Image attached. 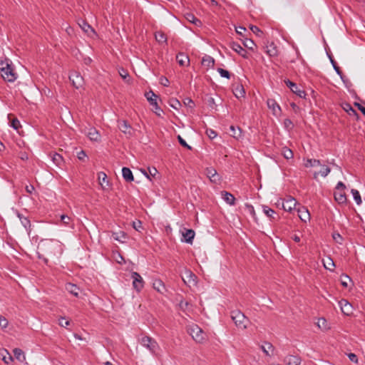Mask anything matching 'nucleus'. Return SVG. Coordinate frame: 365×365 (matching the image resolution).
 Returning a JSON list of instances; mask_svg holds the SVG:
<instances>
[{"label": "nucleus", "mask_w": 365, "mask_h": 365, "mask_svg": "<svg viewBox=\"0 0 365 365\" xmlns=\"http://www.w3.org/2000/svg\"><path fill=\"white\" fill-rule=\"evenodd\" d=\"M92 141L98 142L101 140V135L93 127L85 128L83 131Z\"/></svg>", "instance_id": "1a4fd4ad"}, {"label": "nucleus", "mask_w": 365, "mask_h": 365, "mask_svg": "<svg viewBox=\"0 0 365 365\" xmlns=\"http://www.w3.org/2000/svg\"><path fill=\"white\" fill-rule=\"evenodd\" d=\"M282 154L284 158L289 160L293 158V153L292 150L288 148L287 147H284L282 149Z\"/></svg>", "instance_id": "2f4dec72"}, {"label": "nucleus", "mask_w": 365, "mask_h": 365, "mask_svg": "<svg viewBox=\"0 0 365 365\" xmlns=\"http://www.w3.org/2000/svg\"><path fill=\"white\" fill-rule=\"evenodd\" d=\"M344 279H341V284L344 287H348V282L351 281V279L347 275H345L344 277Z\"/></svg>", "instance_id": "338daca9"}, {"label": "nucleus", "mask_w": 365, "mask_h": 365, "mask_svg": "<svg viewBox=\"0 0 365 365\" xmlns=\"http://www.w3.org/2000/svg\"><path fill=\"white\" fill-rule=\"evenodd\" d=\"M344 109L346 110L350 115H358L356 111L354 109H353L352 107L348 103L345 104Z\"/></svg>", "instance_id": "3c124183"}, {"label": "nucleus", "mask_w": 365, "mask_h": 365, "mask_svg": "<svg viewBox=\"0 0 365 365\" xmlns=\"http://www.w3.org/2000/svg\"><path fill=\"white\" fill-rule=\"evenodd\" d=\"M245 93V92L242 86H238L235 88L234 94L237 98L243 97Z\"/></svg>", "instance_id": "58836bf2"}, {"label": "nucleus", "mask_w": 365, "mask_h": 365, "mask_svg": "<svg viewBox=\"0 0 365 365\" xmlns=\"http://www.w3.org/2000/svg\"><path fill=\"white\" fill-rule=\"evenodd\" d=\"M112 236L115 240L120 242H123V240L126 238L125 234L123 232H113Z\"/></svg>", "instance_id": "473e14b6"}, {"label": "nucleus", "mask_w": 365, "mask_h": 365, "mask_svg": "<svg viewBox=\"0 0 365 365\" xmlns=\"http://www.w3.org/2000/svg\"><path fill=\"white\" fill-rule=\"evenodd\" d=\"M284 362L286 365H299L301 359L297 356L289 355L284 358Z\"/></svg>", "instance_id": "a211bd4d"}, {"label": "nucleus", "mask_w": 365, "mask_h": 365, "mask_svg": "<svg viewBox=\"0 0 365 365\" xmlns=\"http://www.w3.org/2000/svg\"><path fill=\"white\" fill-rule=\"evenodd\" d=\"M267 53L269 56H275L277 55V51L273 45L270 46V48H268Z\"/></svg>", "instance_id": "864d4df0"}, {"label": "nucleus", "mask_w": 365, "mask_h": 365, "mask_svg": "<svg viewBox=\"0 0 365 365\" xmlns=\"http://www.w3.org/2000/svg\"><path fill=\"white\" fill-rule=\"evenodd\" d=\"M71 324V322L68 319H66L65 317H60L58 319V324L61 327L66 328L68 326H69Z\"/></svg>", "instance_id": "a18cd8bd"}, {"label": "nucleus", "mask_w": 365, "mask_h": 365, "mask_svg": "<svg viewBox=\"0 0 365 365\" xmlns=\"http://www.w3.org/2000/svg\"><path fill=\"white\" fill-rule=\"evenodd\" d=\"M1 75L4 81L14 82L17 78V74L14 72L11 64L1 72Z\"/></svg>", "instance_id": "423d86ee"}, {"label": "nucleus", "mask_w": 365, "mask_h": 365, "mask_svg": "<svg viewBox=\"0 0 365 365\" xmlns=\"http://www.w3.org/2000/svg\"><path fill=\"white\" fill-rule=\"evenodd\" d=\"M333 238L336 241V242L341 244L342 241V237L339 233H334Z\"/></svg>", "instance_id": "69168bd1"}, {"label": "nucleus", "mask_w": 365, "mask_h": 365, "mask_svg": "<svg viewBox=\"0 0 365 365\" xmlns=\"http://www.w3.org/2000/svg\"><path fill=\"white\" fill-rule=\"evenodd\" d=\"M305 167H317L321 165V163L319 160L308 159L305 163Z\"/></svg>", "instance_id": "f704fd0d"}, {"label": "nucleus", "mask_w": 365, "mask_h": 365, "mask_svg": "<svg viewBox=\"0 0 365 365\" xmlns=\"http://www.w3.org/2000/svg\"><path fill=\"white\" fill-rule=\"evenodd\" d=\"M231 318L239 329H245L247 328L249 319L240 311H232L231 312Z\"/></svg>", "instance_id": "f257e3e1"}, {"label": "nucleus", "mask_w": 365, "mask_h": 365, "mask_svg": "<svg viewBox=\"0 0 365 365\" xmlns=\"http://www.w3.org/2000/svg\"><path fill=\"white\" fill-rule=\"evenodd\" d=\"M131 278L133 279V288L137 292H140L144 286V281L142 277L138 272H133L131 274Z\"/></svg>", "instance_id": "0eeeda50"}, {"label": "nucleus", "mask_w": 365, "mask_h": 365, "mask_svg": "<svg viewBox=\"0 0 365 365\" xmlns=\"http://www.w3.org/2000/svg\"><path fill=\"white\" fill-rule=\"evenodd\" d=\"M207 103H208V105L209 106L214 109L216 108V104H215V99L212 97H210L207 100Z\"/></svg>", "instance_id": "0e129e2a"}, {"label": "nucleus", "mask_w": 365, "mask_h": 365, "mask_svg": "<svg viewBox=\"0 0 365 365\" xmlns=\"http://www.w3.org/2000/svg\"><path fill=\"white\" fill-rule=\"evenodd\" d=\"M221 194H222V197L223 200L227 204H229L230 205H235V198L233 196V195H232L231 193L227 192L226 191H222L221 192Z\"/></svg>", "instance_id": "4be33fe9"}, {"label": "nucleus", "mask_w": 365, "mask_h": 365, "mask_svg": "<svg viewBox=\"0 0 365 365\" xmlns=\"http://www.w3.org/2000/svg\"><path fill=\"white\" fill-rule=\"evenodd\" d=\"M329 58H330V61L333 66L334 69L335 70L336 73L341 77V78L344 81V75H343L340 68L336 65V62L331 56H329Z\"/></svg>", "instance_id": "4c0bfd02"}, {"label": "nucleus", "mask_w": 365, "mask_h": 365, "mask_svg": "<svg viewBox=\"0 0 365 365\" xmlns=\"http://www.w3.org/2000/svg\"><path fill=\"white\" fill-rule=\"evenodd\" d=\"M299 217L302 221L307 222V220H309L310 215L307 209L303 208L302 210H299Z\"/></svg>", "instance_id": "7c9ffc66"}, {"label": "nucleus", "mask_w": 365, "mask_h": 365, "mask_svg": "<svg viewBox=\"0 0 365 365\" xmlns=\"http://www.w3.org/2000/svg\"><path fill=\"white\" fill-rule=\"evenodd\" d=\"M79 26L81 27V29L85 31L86 33H89V31L93 32L94 31L91 28V26L85 22L84 21H82V24H79Z\"/></svg>", "instance_id": "37998d69"}, {"label": "nucleus", "mask_w": 365, "mask_h": 365, "mask_svg": "<svg viewBox=\"0 0 365 365\" xmlns=\"http://www.w3.org/2000/svg\"><path fill=\"white\" fill-rule=\"evenodd\" d=\"M4 352L6 354L4 355L3 354H0L2 356V360L6 363V364H9L10 362L13 361V357L11 356V354L8 352L7 350H4Z\"/></svg>", "instance_id": "ea45409f"}, {"label": "nucleus", "mask_w": 365, "mask_h": 365, "mask_svg": "<svg viewBox=\"0 0 365 365\" xmlns=\"http://www.w3.org/2000/svg\"><path fill=\"white\" fill-rule=\"evenodd\" d=\"M340 304L342 312L344 314H349V312L351 308V304L346 300H341Z\"/></svg>", "instance_id": "c756f323"}, {"label": "nucleus", "mask_w": 365, "mask_h": 365, "mask_svg": "<svg viewBox=\"0 0 365 365\" xmlns=\"http://www.w3.org/2000/svg\"><path fill=\"white\" fill-rule=\"evenodd\" d=\"M69 79L72 82L73 86L76 88L81 87L83 83V77L77 72L72 73L69 76Z\"/></svg>", "instance_id": "9d476101"}, {"label": "nucleus", "mask_w": 365, "mask_h": 365, "mask_svg": "<svg viewBox=\"0 0 365 365\" xmlns=\"http://www.w3.org/2000/svg\"><path fill=\"white\" fill-rule=\"evenodd\" d=\"M187 331L196 342L202 343L205 340V333L197 324L190 325L187 329Z\"/></svg>", "instance_id": "7ed1b4c3"}, {"label": "nucleus", "mask_w": 365, "mask_h": 365, "mask_svg": "<svg viewBox=\"0 0 365 365\" xmlns=\"http://www.w3.org/2000/svg\"><path fill=\"white\" fill-rule=\"evenodd\" d=\"M206 133L210 139H213L217 136V133L212 129L207 130Z\"/></svg>", "instance_id": "052dcab7"}, {"label": "nucleus", "mask_w": 365, "mask_h": 365, "mask_svg": "<svg viewBox=\"0 0 365 365\" xmlns=\"http://www.w3.org/2000/svg\"><path fill=\"white\" fill-rule=\"evenodd\" d=\"M15 358L20 362H24L26 360V357L24 351L19 348H16L13 351Z\"/></svg>", "instance_id": "bb28decb"}, {"label": "nucleus", "mask_w": 365, "mask_h": 365, "mask_svg": "<svg viewBox=\"0 0 365 365\" xmlns=\"http://www.w3.org/2000/svg\"><path fill=\"white\" fill-rule=\"evenodd\" d=\"M11 64V62L9 59H0V71H3L6 68L9 66Z\"/></svg>", "instance_id": "c03bdc74"}, {"label": "nucleus", "mask_w": 365, "mask_h": 365, "mask_svg": "<svg viewBox=\"0 0 365 365\" xmlns=\"http://www.w3.org/2000/svg\"><path fill=\"white\" fill-rule=\"evenodd\" d=\"M323 264L324 267L329 270H332L335 267L333 259L329 257H327L326 259H323Z\"/></svg>", "instance_id": "cd10ccee"}, {"label": "nucleus", "mask_w": 365, "mask_h": 365, "mask_svg": "<svg viewBox=\"0 0 365 365\" xmlns=\"http://www.w3.org/2000/svg\"><path fill=\"white\" fill-rule=\"evenodd\" d=\"M38 248L48 255H56V250L61 249V245L58 242L49 240L41 241Z\"/></svg>", "instance_id": "f03ea898"}, {"label": "nucleus", "mask_w": 365, "mask_h": 365, "mask_svg": "<svg viewBox=\"0 0 365 365\" xmlns=\"http://www.w3.org/2000/svg\"><path fill=\"white\" fill-rule=\"evenodd\" d=\"M284 83L290 88V90L297 95L299 97L304 98L306 97V93L304 90H302L295 83L289 81L285 80Z\"/></svg>", "instance_id": "6e6552de"}, {"label": "nucleus", "mask_w": 365, "mask_h": 365, "mask_svg": "<svg viewBox=\"0 0 365 365\" xmlns=\"http://www.w3.org/2000/svg\"><path fill=\"white\" fill-rule=\"evenodd\" d=\"M177 61L180 66H188L190 59L189 57L182 53H180L177 57Z\"/></svg>", "instance_id": "5701e85b"}, {"label": "nucleus", "mask_w": 365, "mask_h": 365, "mask_svg": "<svg viewBox=\"0 0 365 365\" xmlns=\"http://www.w3.org/2000/svg\"><path fill=\"white\" fill-rule=\"evenodd\" d=\"M11 126L15 130H18L20 125V122L17 118H14L11 122Z\"/></svg>", "instance_id": "13d9d810"}, {"label": "nucleus", "mask_w": 365, "mask_h": 365, "mask_svg": "<svg viewBox=\"0 0 365 365\" xmlns=\"http://www.w3.org/2000/svg\"><path fill=\"white\" fill-rule=\"evenodd\" d=\"M170 105L171 107H173V108H175L176 110L178 109L181 106L180 101L175 98L170 100Z\"/></svg>", "instance_id": "603ef678"}, {"label": "nucleus", "mask_w": 365, "mask_h": 365, "mask_svg": "<svg viewBox=\"0 0 365 365\" xmlns=\"http://www.w3.org/2000/svg\"><path fill=\"white\" fill-rule=\"evenodd\" d=\"M70 220H71V218L68 215H62L61 216V221L62 222V223L63 225H68L69 222H70Z\"/></svg>", "instance_id": "bf43d9fd"}, {"label": "nucleus", "mask_w": 365, "mask_h": 365, "mask_svg": "<svg viewBox=\"0 0 365 365\" xmlns=\"http://www.w3.org/2000/svg\"><path fill=\"white\" fill-rule=\"evenodd\" d=\"M245 211L250 215L253 218H255V211L254 207L250 204H245Z\"/></svg>", "instance_id": "79ce46f5"}, {"label": "nucleus", "mask_w": 365, "mask_h": 365, "mask_svg": "<svg viewBox=\"0 0 365 365\" xmlns=\"http://www.w3.org/2000/svg\"><path fill=\"white\" fill-rule=\"evenodd\" d=\"M118 128L120 131L129 136L132 135V128L126 120H120L118 122Z\"/></svg>", "instance_id": "2eb2a0df"}, {"label": "nucleus", "mask_w": 365, "mask_h": 365, "mask_svg": "<svg viewBox=\"0 0 365 365\" xmlns=\"http://www.w3.org/2000/svg\"><path fill=\"white\" fill-rule=\"evenodd\" d=\"M155 39L159 43H165L167 41L166 36L163 32H157L155 34Z\"/></svg>", "instance_id": "a19ab883"}, {"label": "nucleus", "mask_w": 365, "mask_h": 365, "mask_svg": "<svg viewBox=\"0 0 365 365\" xmlns=\"http://www.w3.org/2000/svg\"><path fill=\"white\" fill-rule=\"evenodd\" d=\"M243 45L250 50H252L254 48V46H255L254 41L249 38H245V40L243 42Z\"/></svg>", "instance_id": "de8ad7c7"}, {"label": "nucleus", "mask_w": 365, "mask_h": 365, "mask_svg": "<svg viewBox=\"0 0 365 365\" xmlns=\"http://www.w3.org/2000/svg\"><path fill=\"white\" fill-rule=\"evenodd\" d=\"M181 232L183 240L187 243L192 244L195 235V231L192 229L183 228Z\"/></svg>", "instance_id": "9b49d317"}, {"label": "nucleus", "mask_w": 365, "mask_h": 365, "mask_svg": "<svg viewBox=\"0 0 365 365\" xmlns=\"http://www.w3.org/2000/svg\"><path fill=\"white\" fill-rule=\"evenodd\" d=\"M267 106L272 110V113L275 116H278L281 113V108L274 99H268L267 101Z\"/></svg>", "instance_id": "f8f14e48"}, {"label": "nucleus", "mask_w": 365, "mask_h": 365, "mask_svg": "<svg viewBox=\"0 0 365 365\" xmlns=\"http://www.w3.org/2000/svg\"><path fill=\"white\" fill-rule=\"evenodd\" d=\"M19 217L20 218L22 225L25 228L27 229V227H30V221L26 217H22L20 215H19Z\"/></svg>", "instance_id": "5fc2aeb1"}, {"label": "nucleus", "mask_w": 365, "mask_h": 365, "mask_svg": "<svg viewBox=\"0 0 365 365\" xmlns=\"http://www.w3.org/2000/svg\"><path fill=\"white\" fill-rule=\"evenodd\" d=\"M296 205L297 202L293 197L287 199L282 204L283 209L288 212H291L293 209H294Z\"/></svg>", "instance_id": "dca6fc26"}, {"label": "nucleus", "mask_w": 365, "mask_h": 365, "mask_svg": "<svg viewBox=\"0 0 365 365\" xmlns=\"http://www.w3.org/2000/svg\"><path fill=\"white\" fill-rule=\"evenodd\" d=\"M205 174L212 182L217 183L220 180L219 175L213 168H207L205 170Z\"/></svg>", "instance_id": "ddd939ff"}, {"label": "nucleus", "mask_w": 365, "mask_h": 365, "mask_svg": "<svg viewBox=\"0 0 365 365\" xmlns=\"http://www.w3.org/2000/svg\"><path fill=\"white\" fill-rule=\"evenodd\" d=\"M178 140L179 143H180L182 146H183V147H185V148H187V149H189V150H191V149H192V148H191L189 145H187V143H186V141H185V140H184V139L180 136V135H178Z\"/></svg>", "instance_id": "6e6d98bb"}, {"label": "nucleus", "mask_w": 365, "mask_h": 365, "mask_svg": "<svg viewBox=\"0 0 365 365\" xmlns=\"http://www.w3.org/2000/svg\"><path fill=\"white\" fill-rule=\"evenodd\" d=\"M52 160L55 164L59 165L63 162V158L61 155L55 153L52 157Z\"/></svg>", "instance_id": "09e8293b"}, {"label": "nucleus", "mask_w": 365, "mask_h": 365, "mask_svg": "<svg viewBox=\"0 0 365 365\" xmlns=\"http://www.w3.org/2000/svg\"><path fill=\"white\" fill-rule=\"evenodd\" d=\"M230 48L245 58H248L247 51L243 48L239 43L232 42L230 43Z\"/></svg>", "instance_id": "4468645a"}, {"label": "nucleus", "mask_w": 365, "mask_h": 365, "mask_svg": "<svg viewBox=\"0 0 365 365\" xmlns=\"http://www.w3.org/2000/svg\"><path fill=\"white\" fill-rule=\"evenodd\" d=\"M349 360L355 364L358 363V357L355 354L350 353L348 354Z\"/></svg>", "instance_id": "680f3d73"}, {"label": "nucleus", "mask_w": 365, "mask_h": 365, "mask_svg": "<svg viewBox=\"0 0 365 365\" xmlns=\"http://www.w3.org/2000/svg\"><path fill=\"white\" fill-rule=\"evenodd\" d=\"M122 175L124 180L127 182H133L134 180L132 171L128 168H123Z\"/></svg>", "instance_id": "412c9836"}, {"label": "nucleus", "mask_w": 365, "mask_h": 365, "mask_svg": "<svg viewBox=\"0 0 365 365\" xmlns=\"http://www.w3.org/2000/svg\"><path fill=\"white\" fill-rule=\"evenodd\" d=\"M8 325V321L7 319L2 317V316H0V327H1L2 328H6Z\"/></svg>", "instance_id": "e2e57ef3"}, {"label": "nucleus", "mask_w": 365, "mask_h": 365, "mask_svg": "<svg viewBox=\"0 0 365 365\" xmlns=\"http://www.w3.org/2000/svg\"><path fill=\"white\" fill-rule=\"evenodd\" d=\"M153 288L158 292L163 294L165 291V287L160 279H156L153 284Z\"/></svg>", "instance_id": "b1692460"}, {"label": "nucleus", "mask_w": 365, "mask_h": 365, "mask_svg": "<svg viewBox=\"0 0 365 365\" xmlns=\"http://www.w3.org/2000/svg\"><path fill=\"white\" fill-rule=\"evenodd\" d=\"M329 173L330 168L327 166H322L321 170L319 171L320 175L323 177L327 176Z\"/></svg>", "instance_id": "4d7b16f0"}, {"label": "nucleus", "mask_w": 365, "mask_h": 365, "mask_svg": "<svg viewBox=\"0 0 365 365\" xmlns=\"http://www.w3.org/2000/svg\"><path fill=\"white\" fill-rule=\"evenodd\" d=\"M185 19L190 23L195 24L196 26H201L202 22L200 19H197L192 14L187 13L185 14Z\"/></svg>", "instance_id": "393cba45"}, {"label": "nucleus", "mask_w": 365, "mask_h": 365, "mask_svg": "<svg viewBox=\"0 0 365 365\" xmlns=\"http://www.w3.org/2000/svg\"><path fill=\"white\" fill-rule=\"evenodd\" d=\"M317 326L322 330L327 329V321L324 318H320L318 319Z\"/></svg>", "instance_id": "8fccbe9b"}, {"label": "nucleus", "mask_w": 365, "mask_h": 365, "mask_svg": "<svg viewBox=\"0 0 365 365\" xmlns=\"http://www.w3.org/2000/svg\"><path fill=\"white\" fill-rule=\"evenodd\" d=\"M202 64L208 68L212 67L215 64V59L210 56L205 55L202 59Z\"/></svg>", "instance_id": "a878e982"}, {"label": "nucleus", "mask_w": 365, "mask_h": 365, "mask_svg": "<svg viewBox=\"0 0 365 365\" xmlns=\"http://www.w3.org/2000/svg\"><path fill=\"white\" fill-rule=\"evenodd\" d=\"M263 212L269 218L275 219V217L273 216V215L275 213L274 211L269 208L267 205H262V207Z\"/></svg>", "instance_id": "72a5a7b5"}, {"label": "nucleus", "mask_w": 365, "mask_h": 365, "mask_svg": "<svg viewBox=\"0 0 365 365\" xmlns=\"http://www.w3.org/2000/svg\"><path fill=\"white\" fill-rule=\"evenodd\" d=\"M66 289L73 296L78 297L80 292V288L76 284L72 283H67L66 284Z\"/></svg>", "instance_id": "aec40b11"}, {"label": "nucleus", "mask_w": 365, "mask_h": 365, "mask_svg": "<svg viewBox=\"0 0 365 365\" xmlns=\"http://www.w3.org/2000/svg\"><path fill=\"white\" fill-rule=\"evenodd\" d=\"M140 344L142 346L148 349L152 354H155L158 349V344L157 341L148 336H143L140 339Z\"/></svg>", "instance_id": "20e7f679"}, {"label": "nucleus", "mask_w": 365, "mask_h": 365, "mask_svg": "<svg viewBox=\"0 0 365 365\" xmlns=\"http://www.w3.org/2000/svg\"><path fill=\"white\" fill-rule=\"evenodd\" d=\"M250 29L252 30V31L255 34H256L257 35L259 36V34H262V32L260 31V29L256 26H251L250 27Z\"/></svg>", "instance_id": "774afa93"}, {"label": "nucleus", "mask_w": 365, "mask_h": 365, "mask_svg": "<svg viewBox=\"0 0 365 365\" xmlns=\"http://www.w3.org/2000/svg\"><path fill=\"white\" fill-rule=\"evenodd\" d=\"M182 279L185 284L189 287L197 285V277L189 269H185Z\"/></svg>", "instance_id": "39448f33"}, {"label": "nucleus", "mask_w": 365, "mask_h": 365, "mask_svg": "<svg viewBox=\"0 0 365 365\" xmlns=\"http://www.w3.org/2000/svg\"><path fill=\"white\" fill-rule=\"evenodd\" d=\"M145 97L148 101L150 103V104L153 106L155 108V109L160 110V107L158 106L157 103V96L153 91H149L146 93Z\"/></svg>", "instance_id": "f3484780"}, {"label": "nucleus", "mask_w": 365, "mask_h": 365, "mask_svg": "<svg viewBox=\"0 0 365 365\" xmlns=\"http://www.w3.org/2000/svg\"><path fill=\"white\" fill-rule=\"evenodd\" d=\"M261 349L266 355L269 356V351H273V346L272 344L266 342L264 345L261 346Z\"/></svg>", "instance_id": "c9c22d12"}, {"label": "nucleus", "mask_w": 365, "mask_h": 365, "mask_svg": "<svg viewBox=\"0 0 365 365\" xmlns=\"http://www.w3.org/2000/svg\"><path fill=\"white\" fill-rule=\"evenodd\" d=\"M334 199L339 204L346 202V196L344 190H335L334 192Z\"/></svg>", "instance_id": "6ab92c4d"}, {"label": "nucleus", "mask_w": 365, "mask_h": 365, "mask_svg": "<svg viewBox=\"0 0 365 365\" xmlns=\"http://www.w3.org/2000/svg\"><path fill=\"white\" fill-rule=\"evenodd\" d=\"M230 135L236 138V139H239L240 137H241V134H242V131H241V129L240 128H235V126L233 125H231L230 128Z\"/></svg>", "instance_id": "c85d7f7f"}, {"label": "nucleus", "mask_w": 365, "mask_h": 365, "mask_svg": "<svg viewBox=\"0 0 365 365\" xmlns=\"http://www.w3.org/2000/svg\"><path fill=\"white\" fill-rule=\"evenodd\" d=\"M217 71L220 73L221 77L226 78L227 79L230 78V72L228 71L225 70V69L221 68H218Z\"/></svg>", "instance_id": "49530a36"}, {"label": "nucleus", "mask_w": 365, "mask_h": 365, "mask_svg": "<svg viewBox=\"0 0 365 365\" xmlns=\"http://www.w3.org/2000/svg\"><path fill=\"white\" fill-rule=\"evenodd\" d=\"M351 192L353 195L354 200H355L356 203L359 205H361V198L359 191L357 190L352 189L351 190Z\"/></svg>", "instance_id": "e433bc0d"}]
</instances>
